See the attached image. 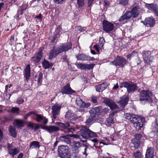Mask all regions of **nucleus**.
<instances>
[{"instance_id": "f257e3e1", "label": "nucleus", "mask_w": 158, "mask_h": 158, "mask_svg": "<svg viewBox=\"0 0 158 158\" xmlns=\"http://www.w3.org/2000/svg\"><path fill=\"white\" fill-rule=\"evenodd\" d=\"M72 46V44L69 42L63 44L56 48L53 47L49 56V59L51 60L59 54L68 51L71 49Z\"/></svg>"}, {"instance_id": "f03ea898", "label": "nucleus", "mask_w": 158, "mask_h": 158, "mask_svg": "<svg viewBox=\"0 0 158 158\" xmlns=\"http://www.w3.org/2000/svg\"><path fill=\"white\" fill-rule=\"evenodd\" d=\"M57 151L58 156L60 158H71L69 148L67 146L62 145L58 146Z\"/></svg>"}, {"instance_id": "7ed1b4c3", "label": "nucleus", "mask_w": 158, "mask_h": 158, "mask_svg": "<svg viewBox=\"0 0 158 158\" xmlns=\"http://www.w3.org/2000/svg\"><path fill=\"white\" fill-rule=\"evenodd\" d=\"M152 96V94L150 90H142L140 93L139 100L140 101H144L152 102L153 101Z\"/></svg>"}, {"instance_id": "20e7f679", "label": "nucleus", "mask_w": 158, "mask_h": 158, "mask_svg": "<svg viewBox=\"0 0 158 158\" xmlns=\"http://www.w3.org/2000/svg\"><path fill=\"white\" fill-rule=\"evenodd\" d=\"M81 136L86 139L90 137L92 138L96 136V134L85 127H83L80 131Z\"/></svg>"}, {"instance_id": "39448f33", "label": "nucleus", "mask_w": 158, "mask_h": 158, "mask_svg": "<svg viewBox=\"0 0 158 158\" xmlns=\"http://www.w3.org/2000/svg\"><path fill=\"white\" fill-rule=\"evenodd\" d=\"M126 63V59L122 57L118 56L113 61L110 62V64L116 66L123 67Z\"/></svg>"}, {"instance_id": "423d86ee", "label": "nucleus", "mask_w": 158, "mask_h": 158, "mask_svg": "<svg viewBox=\"0 0 158 158\" xmlns=\"http://www.w3.org/2000/svg\"><path fill=\"white\" fill-rule=\"evenodd\" d=\"M7 148L8 154L12 158H14L20 152V148L18 147H15L12 143H8Z\"/></svg>"}, {"instance_id": "0eeeda50", "label": "nucleus", "mask_w": 158, "mask_h": 158, "mask_svg": "<svg viewBox=\"0 0 158 158\" xmlns=\"http://www.w3.org/2000/svg\"><path fill=\"white\" fill-rule=\"evenodd\" d=\"M103 30L106 32L110 33L114 28V26L111 23L106 20H104L102 22Z\"/></svg>"}, {"instance_id": "6e6552de", "label": "nucleus", "mask_w": 158, "mask_h": 158, "mask_svg": "<svg viewBox=\"0 0 158 158\" xmlns=\"http://www.w3.org/2000/svg\"><path fill=\"white\" fill-rule=\"evenodd\" d=\"M61 107V105L59 104H56L52 106V113L54 119L57 118V116L59 114Z\"/></svg>"}, {"instance_id": "1a4fd4ad", "label": "nucleus", "mask_w": 158, "mask_h": 158, "mask_svg": "<svg viewBox=\"0 0 158 158\" xmlns=\"http://www.w3.org/2000/svg\"><path fill=\"white\" fill-rule=\"evenodd\" d=\"M60 92L62 93V94H72L75 92V91L71 88L69 83L62 87Z\"/></svg>"}, {"instance_id": "9d476101", "label": "nucleus", "mask_w": 158, "mask_h": 158, "mask_svg": "<svg viewBox=\"0 0 158 158\" xmlns=\"http://www.w3.org/2000/svg\"><path fill=\"white\" fill-rule=\"evenodd\" d=\"M124 87L126 88L129 93L133 92L138 89L136 84L132 83H124L123 84Z\"/></svg>"}, {"instance_id": "9b49d317", "label": "nucleus", "mask_w": 158, "mask_h": 158, "mask_svg": "<svg viewBox=\"0 0 158 158\" xmlns=\"http://www.w3.org/2000/svg\"><path fill=\"white\" fill-rule=\"evenodd\" d=\"M103 102L105 104L108 106L111 109H114L118 107L117 105L113 101L108 98H104Z\"/></svg>"}, {"instance_id": "f8f14e48", "label": "nucleus", "mask_w": 158, "mask_h": 158, "mask_svg": "<svg viewBox=\"0 0 158 158\" xmlns=\"http://www.w3.org/2000/svg\"><path fill=\"white\" fill-rule=\"evenodd\" d=\"M143 24L148 27H153L155 24L154 18L152 17L146 18L144 21L142 22Z\"/></svg>"}, {"instance_id": "ddd939ff", "label": "nucleus", "mask_w": 158, "mask_h": 158, "mask_svg": "<svg viewBox=\"0 0 158 158\" xmlns=\"http://www.w3.org/2000/svg\"><path fill=\"white\" fill-rule=\"evenodd\" d=\"M42 49L40 48L38 53L34 56L31 58V60L34 64L38 63L42 57Z\"/></svg>"}, {"instance_id": "4468645a", "label": "nucleus", "mask_w": 158, "mask_h": 158, "mask_svg": "<svg viewBox=\"0 0 158 158\" xmlns=\"http://www.w3.org/2000/svg\"><path fill=\"white\" fill-rule=\"evenodd\" d=\"M125 116L127 119L133 123H136V121H137V120L139 119L137 115L127 113Z\"/></svg>"}, {"instance_id": "2eb2a0df", "label": "nucleus", "mask_w": 158, "mask_h": 158, "mask_svg": "<svg viewBox=\"0 0 158 158\" xmlns=\"http://www.w3.org/2000/svg\"><path fill=\"white\" fill-rule=\"evenodd\" d=\"M114 112H112L109 114V117L106 118L105 122V124L107 126H110L112 124L114 123Z\"/></svg>"}, {"instance_id": "dca6fc26", "label": "nucleus", "mask_w": 158, "mask_h": 158, "mask_svg": "<svg viewBox=\"0 0 158 158\" xmlns=\"http://www.w3.org/2000/svg\"><path fill=\"white\" fill-rule=\"evenodd\" d=\"M102 110V108L101 106H98L92 109L89 111V113L93 114L94 115L97 116L101 113V110Z\"/></svg>"}, {"instance_id": "f3484780", "label": "nucleus", "mask_w": 158, "mask_h": 158, "mask_svg": "<svg viewBox=\"0 0 158 158\" xmlns=\"http://www.w3.org/2000/svg\"><path fill=\"white\" fill-rule=\"evenodd\" d=\"M146 7L148 9L153 10L155 12L157 16H158V7L156 4H147Z\"/></svg>"}, {"instance_id": "a211bd4d", "label": "nucleus", "mask_w": 158, "mask_h": 158, "mask_svg": "<svg viewBox=\"0 0 158 158\" xmlns=\"http://www.w3.org/2000/svg\"><path fill=\"white\" fill-rule=\"evenodd\" d=\"M129 100L128 97L126 95H124L120 98L119 101L118 102V103L122 107H123L127 103Z\"/></svg>"}, {"instance_id": "6ab92c4d", "label": "nucleus", "mask_w": 158, "mask_h": 158, "mask_svg": "<svg viewBox=\"0 0 158 158\" xmlns=\"http://www.w3.org/2000/svg\"><path fill=\"white\" fill-rule=\"evenodd\" d=\"M42 128L44 129L45 130L50 133H52L59 130V128L58 127L52 126H44L42 127Z\"/></svg>"}, {"instance_id": "aec40b11", "label": "nucleus", "mask_w": 158, "mask_h": 158, "mask_svg": "<svg viewBox=\"0 0 158 158\" xmlns=\"http://www.w3.org/2000/svg\"><path fill=\"white\" fill-rule=\"evenodd\" d=\"M30 66L29 64H28L24 69V76L27 81H28L30 78Z\"/></svg>"}, {"instance_id": "412c9836", "label": "nucleus", "mask_w": 158, "mask_h": 158, "mask_svg": "<svg viewBox=\"0 0 158 158\" xmlns=\"http://www.w3.org/2000/svg\"><path fill=\"white\" fill-rule=\"evenodd\" d=\"M153 151L152 148L148 147L145 154L146 158H153Z\"/></svg>"}, {"instance_id": "4be33fe9", "label": "nucleus", "mask_w": 158, "mask_h": 158, "mask_svg": "<svg viewBox=\"0 0 158 158\" xmlns=\"http://www.w3.org/2000/svg\"><path fill=\"white\" fill-rule=\"evenodd\" d=\"M142 122V120L139 118L137 121L133 123L134 127L137 130H139L143 127V123Z\"/></svg>"}, {"instance_id": "5701e85b", "label": "nucleus", "mask_w": 158, "mask_h": 158, "mask_svg": "<svg viewBox=\"0 0 158 158\" xmlns=\"http://www.w3.org/2000/svg\"><path fill=\"white\" fill-rule=\"evenodd\" d=\"M90 114V116L85 122L86 124L87 125H89L93 121H95L97 119V116L94 115L91 113Z\"/></svg>"}, {"instance_id": "b1692460", "label": "nucleus", "mask_w": 158, "mask_h": 158, "mask_svg": "<svg viewBox=\"0 0 158 158\" xmlns=\"http://www.w3.org/2000/svg\"><path fill=\"white\" fill-rule=\"evenodd\" d=\"M73 152L75 153H77L79 152V148L80 147V143L74 141L73 142Z\"/></svg>"}, {"instance_id": "393cba45", "label": "nucleus", "mask_w": 158, "mask_h": 158, "mask_svg": "<svg viewBox=\"0 0 158 158\" xmlns=\"http://www.w3.org/2000/svg\"><path fill=\"white\" fill-rule=\"evenodd\" d=\"M139 8L138 6H135L132 9L131 11L133 15V18L137 17L139 14Z\"/></svg>"}, {"instance_id": "a878e982", "label": "nucleus", "mask_w": 158, "mask_h": 158, "mask_svg": "<svg viewBox=\"0 0 158 158\" xmlns=\"http://www.w3.org/2000/svg\"><path fill=\"white\" fill-rule=\"evenodd\" d=\"M107 85L104 83L96 86V90L97 92H101L105 90L107 87Z\"/></svg>"}, {"instance_id": "bb28decb", "label": "nucleus", "mask_w": 158, "mask_h": 158, "mask_svg": "<svg viewBox=\"0 0 158 158\" xmlns=\"http://www.w3.org/2000/svg\"><path fill=\"white\" fill-rule=\"evenodd\" d=\"M40 142L37 141H33L31 142L30 145V148L36 149L39 148L40 147Z\"/></svg>"}, {"instance_id": "cd10ccee", "label": "nucleus", "mask_w": 158, "mask_h": 158, "mask_svg": "<svg viewBox=\"0 0 158 158\" xmlns=\"http://www.w3.org/2000/svg\"><path fill=\"white\" fill-rule=\"evenodd\" d=\"M43 67L45 69H48L52 66L53 64L50 63L48 61L44 60L42 63Z\"/></svg>"}, {"instance_id": "c85d7f7f", "label": "nucleus", "mask_w": 158, "mask_h": 158, "mask_svg": "<svg viewBox=\"0 0 158 158\" xmlns=\"http://www.w3.org/2000/svg\"><path fill=\"white\" fill-rule=\"evenodd\" d=\"M76 57L79 60L84 61L88 59L87 56L83 54H79L76 56Z\"/></svg>"}, {"instance_id": "c756f323", "label": "nucleus", "mask_w": 158, "mask_h": 158, "mask_svg": "<svg viewBox=\"0 0 158 158\" xmlns=\"http://www.w3.org/2000/svg\"><path fill=\"white\" fill-rule=\"evenodd\" d=\"M133 156L134 158H143V157L142 154L138 150L133 152Z\"/></svg>"}, {"instance_id": "7c9ffc66", "label": "nucleus", "mask_w": 158, "mask_h": 158, "mask_svg": "<svg viewBox=\"0 0 158 158\" xmlns=\"http://www.w3.org/2000/svg\"><path fill=\"white\" fill-rule=\"evenodd\" d=\"M24 122L20 119H16L15 121V124L18 127L20 128L24 126Z\"/></svg>"}, {"instance_id": "2f4dec72", "label": "nucleus", "mask_w": 158, "mask_h": 158, "mask_svg": "<svg viewBox=\"0 0 158 158\" xmlns=\"http://www.w3.org/2000/svg\"><path fill=\"white\" fill-rule=\"evenodd\" d=\"M76 103L77 105L81 107H83L85 103L84 102L81 98H77L76 100Z\"/></svg>"}, {"instance_id": "473e14b6", "label": "nucleus", "mask_w": 158, "mask_h": 158, "mask_svg": "<svg viewBox=\"0 0 158 158\" xmlns=\"http://www.w3.org/2000/svg\"><path fill=\"white\" fill-rule=\"evenodd\" d=\"M9 131L11 135L14 138L16 137L17 133L15 131V129L10 126L9 127Z\"/></svg>"}, {"instance_id": "72a5a7b5", "label": "nucleus", "mask_w": 158, "mask_h": 158, "mask_svg": "<svg viewBox=\"0 0 158 158\" xmlns=\"http://www.w3.org/2000/svg\"><path fill=\"white\" fill-rule=\"evenodd\" d=\"M143 59H147V57H149L151 56V52L150 51H144L143 52Z\"/></svg>"}, {"instance_id": "f704fd0d", "label": "nucleus", "mask_w": 158, "mask_h": 158, "mask_svg": "<svg viewBox=\"0 0 158 158\" xmlns=\"http://www.w3.org/2000/svg\"><path fill=\"white\" fill-rule=\"evenodd\" d=\"M60 138L62 140L68 144H69L71 143V141L69 138L67 136L64 135L61 136Z\"/></svg>"}, {"instance_id": "c9c22d12", "label": "nucleus", "mask_w": 158, "mask_h": 158, "mask_svg": "<svg viewBox=\"0 0 158 158\" xmlns=\"http://www.w3.org/2000/svg\"><path fill=\"white\" fill-rule=\"evenodd\" d=\"M154 59V57L153 56H151L150 57H147V59H144V60L145 63L148 64H150Z\"/></svg>"}, {"instance_id": "e433bc0d", "label": "nucleus", "mask_w": 158, "mask_h": 158, "mask_svg": "<svg viewBox=\"0 0 158 158\" xmlns=\"http://www.w3.org/2000/svg\"><path fill=\"white\" fill-rule=\"evenodd\" d=\"M131 142L133 144H134V147L135 148H137L140 143V141L137 140H135V139H132L131 140Z\"/></svg>"}, {"instance_id": "4c0bfd02", "label": "nucleus", "mask_w": 158, "mask_h": 158, "mask_svg": "<svg viewBox=\"0 0 158 158\" xmlns=\"http://www.w3.org/2000/svg\"><path fill=\"white\" fill-rule=\"evenodd\" d=\"M77 67L82 70L85 69V64H83L81 63H77L76 64Z\"/></svg>"}, {"instance_id": "58836bf2", "label": "nucleus", "mask_w": 158, "mask_h": 158, "mask_svg": "<svg viewBox=\"0 0 158 158\" xmlns=\"http://www.w3.org/2000/svg\"><path fill=\"white\" fill-rule=\"evenodd\" d=\"M35 115V117L34 118L37 122H39L43 119V117L40 115L36 114L34 113Z\"/></svg>"}, {"instance_id": "ea45409f", "label": "nucleus", "mask_w": 158, "mask_h": 158, "mask_svg": "<svg viewBox=\"0 0 158 158\" xmlns=\"http://www.w3.org/2000/svg\"><path fill=\"white\" fill-rule=\"evenodd\" d=\"M77 3L79 7H81L85 5V0H77Z\"/></svg>"}, {"instance_id": "a19ab883", "label": "nucleus", "mask_w": 158, "mask_h": 158, "mask_svg": "<svg viewBox=\"0 0 158 158\" xmlns=\"http://www.w3.org/2000/svg\"><path fill=\"white\" fill-rule=\"evenodd\" d=\"M105 42V41L103 37H101L99 39V43L100 44L99 45L101 46V49H102V48H103V46Z\"/></svg>"}, {"instance_id": "79ce46f5", "label": "nucleus", "mask_w": 158, "mask_h": 158, "mask_svg": "<svg viewBox=\"0 0 158 158\" xmlns=\"http://www.w3.org/2000/svg\"><path fill=\"white\" fill-rule=\"evenodd\" d=\"M127 19H128L132 17L133 18V15L132 14V13L131 10L127 11L125 14Z\"/></svg>"}, {"instance_id": "37998d69", "label": "nucleus", "mask_w": 158, "mask_h": 158, "mask_svg": "<svg viewBox=\"0 0 158 158\" xmlns=\"http://www.w3.org/2000/svg\"><path fill=\"white\" fill-rule=\"evenodd\" d=\"M43 79V74L41 73H40L39 74L38 78V84H40L41 83Z\"/></svg>"}, {"instance_id": "c03bdc74", "label": "nucleus", "mask_w": 158, "mask_h": 158, "mask_svg": "<svg viewBox=\"0 0 158 158\" xmlns=\"http://www.w3.org/2000/svg\"><path fill=\"white\" fill-rule=\"evenodd\" d=\"M94 65L95 64H85V69L90 70L94 67Z\"/></svg>"}, {"instance_id": "a18cd8bd", "label": "nucleus", "mask_w": 158, "mask_h": 158, "mask_svg": "<svg viewBox=\"0 0 158 158\" xmlns=\"http://www.w3.org/2000/svg\"><path fill=\"white\" fill-rule=\"evenodd\" d=\"M135 138L133 139H135V140L140 141L141 138L142 137V135L141 134H138L135 135Z\"/></svg>"}, {"instance_id": "49530a36", "label": "nucleus", "mask_w": 158, "mask_h": 158, "mask_svg": "<svg viewBox=\"0 0 158 158\" xmlns=\"http://www.w3.org/2000/svg\"><path fill=\"white\" fill-rule=\"evenodd\" d=\"M154 129V131L156 133V134L158 135V121H156Z\"/></svg>"}, {"instance_id": "de8ad7c7", "label": "nucleus", "mask_w": 158, "mask_h": 158, "mask_svg": "<svg viewBox=\"0 0 158 158\" xmlns=\"http://www.w3.org/2000/svg\"><path fill=\"white\" fill-rule=\"evenodd\" d=\"M24 100L22 98H19L17 99V103L18 104H20L24 102Z\"/></svg>"}, {"instance_id": "09e8293b", "label": "nucleus", "mask_w": 158, "mask_h": 158, "mask_svg": "<svg viewBox=\"0 0 158 158\" xmlns=\"http://www.w3.org/2000/svg\"><path fill=\"white\" fill-rule=\"evenodd\" d=\"M94 0H87L88 6L89 7H91L94 3Z\"/></svg>"}, {"instance_id": "8fccbe9b", "label": "nucleus", "mask_w": 158, "mask_h": 158, "mask_svg": "<svg viewBox=\"0 0 158 158\" xmlns=\"http://www.w3.org/2000/svg\"><path fill=\"white\" fill-rule=\"evenodd\" d=\"M19 110V108L17 107H13L12 108L11 111L13 113L18 112Z\"/></svg>"}, {"instance_id": "3c124183", "label": "nucleus", "mask_w": 158, "mask_h": 158, "mask_svg": "<svg viewBox=\"0 0 158 158\" xmlns=\"http://www.w3.org/2000/svg\"><path fill=\"white\" fill-rule=\"evenodd\" d=\"M127 0H120L119 3L123 5H126L127 3Z\"/></svg>"}, {"instance_id": "603ef678", "label": "nucleus", "mask_w": 158, "mask_h": 158, "mask_svg": "<svg viewBox=\"0 0 158 158\" xmlns=\"http://www.w3.org/2000/svg\"><path fill=\"white\" fill-rule=\"evenodd\" d=\"M34 114V112L32 111L28 113L25 115L24 116V117H23L25 119H26L27 118V117L29 116H30L31 114Z\"/></svg>"}, {"instance_id": "864d4df0", "label": "nucleus", "mask_w": 158, "mask_h": 158, "mask_svg": "<svg viewBox=\"0 0 158 158\" xmlns=\"http://www.w3.org/2000/svg\"><path fill=\"white\" fill-rule=\"evenodd\" d=\"M125 19H127V17L124 14L122 16L120 17V18L119 19V22H121L123 21Z\"/></svg>"}, {"instance_id": "5fc2aeb1", "label": "nucleus", "mask_w": 158, "mask_h": 158, "mask_svg": "<svg viewBox=\"0 0 158 158\" xmlns=\"http://www.w3.org/2000/svg\"><path fill=\"white\" fill-rule=\"evenodd\" d=\"M109 111V109L108 108H105L103 109H102L101 110V113L105 114L107 113Z\"/></svg>"}, {"instance_id": "6e6d98bb", "label": "nucleus", "mask_w": 158, "mask_h": 158, "mask_svg": "<svg viewBox=\"0 0 158 158\" xmlns=\"http://www.w3.org/2000/svg\"><path fill=\"white\" fill-rule=\"evenodd\" d=\"M54 2L58 4H61L63 3V2H64L65 0H53Z\"/></svg>"}, {"instance_id": "4d7b16f0", "label": "nucleus", "mask_w": 158, "mask_h": 158, "mask_svg": "<svg viewBox=\"0 0 158 158\" xmlns=\"http://www.w3.org/2000/svg\"><path fill=\"white\" fill-rule=\"evenodd\" d=\"M72 115L71 114V113L69 112H67L65 115V117L66 118H71L72 117L71 116Z\"/></svg>"}, {"instance_id": "13d9d810", "label": "nucleus", "mask_w": 158, "mask_h": 158, "mask_svg": "<svg viewBox=\"0 0 158 158\" xmlns=\"http://www.w3.org/2000/svg\"><path fill=\"white\" fill-rule=\"evenodd\" d=\"M97 98L95 96H92L91 97V100L92 102L94 103H96L97 102Z\"/></svg>"}, {"instance_id": "bf43d9fd", "label": "nucleus", "mask_w": 158, "mask_h": 158, "mask_svg": "<svg viewBox=\"0 0 158 158\" xmlns=\"http://www.w3.org/2000/svg\"><path fill=\"white\" fill-rule=\"evenodd\" d=\"M101 47V46L100 45H98V46L97 45H94V48L96 50L97 52H99V50L98 49V48H100Z\"/></svg>"}, {"instance_id": "052dcab7", "label": "nucleus", "mask_w": 158, "mask_h": 158, "mask_svg": "<svg viewBox=\"0 0 158 158\" xmlns=\"http://www.w3.org/2000/svg\"><path fill=\"white\" fill-rule=\"evenodd\" d=\"M76 28L81 31H82L83 30H85L86 29L85 27H81L79 26L76 27Z\"/></svg>"}, {"instance_id": "680f3d73", "label": "nucleus", "mask_w": 158, "mask_h": 158, "mask_svg": "<svg viewBox=\"0 0 158 158\" xmlns=\"http://www.w3.org/2000/svg\"><path fill=\"white\" fill-rule=\"evenodd\" d=\"M91 140L94 143V145L95 147H97L96 146V145L97 143L98 140L96 139H93Z\"/></svg>"}, {"instance_id": "e2e57ef3", "label": "nucleus", "mask_w": 158, "mask_h": 158, "mask_svg": "<svg viewBox=\"0 0 158 158\" xmlns=\"http://www.w3.org/2000/svg\"><path fill=\"white\" fill-rule=\"evenodd\" d=\"M12 86V85L10 84L9 86L8 85H6L5 86V92L6 93H7V90L8 89V88H10Z\"/></svg>"}, {"instance_id": "0e129e2a", "label": "nucleus", "mask_w": 158, "mask_h": 158, "mask_svg": "<svg viewBox=\"0 0 158 158\" xmlns=\"http://www.w3.org/2000/svg\"><path fill=\"white\" fill-rule=\"evenodd\" d=\"M87 57L88 59L86 60H93L95 59L93 57H90L88 56H87Z\"/></svg>"}, {"instance_id": "69168bd1", "label": "nucleus", "mask_w": 158, "mask_h": 158, "mask_svg": "<svg viewBox=\"0 0 158 158\" xmlns=\"http://www.w3.org/2000/svg\"><path fill=\"white\" fill-rule=\"evenodd\" d=\"M27 126L32 129H33L34 127V125L32 123H29L28 124Z\"/></svg>"}, {"instance_id": "338daca9", "label": "nucleus", "mask_w": 158, "mask_h": 158, "mask_svg": "<svg viewBox=\"0 0 158 158\" xmlns=\"http://www.w3.org/2000/svg\"><path fill=\"white\" fill-rule=\"evenodd\" d=\"M59 126L63 128H66L67 127L64 124L61 123H60Z\"/></svg>"}, {"instance_id": "774afa93", "label": "nucleus", "mask_w": 158, "mask_h": 158, "mask_svg": "<svg viewBox=\"0 0 158 158\" xmlns=\"http://www.w3.org/2000/svg\"><path fill=\"white\" fill-rule=\"evenodd\" d=\"M23 155V154L22 153H21L18 155L17 158H22Z\"/></svg>"}]
</instances>
